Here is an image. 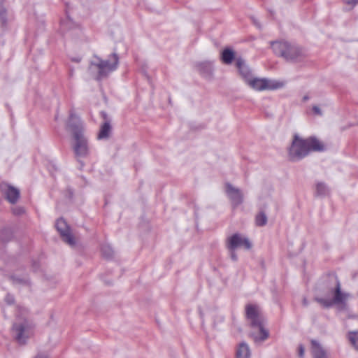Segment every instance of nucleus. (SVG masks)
I'll return each mask as SVG.
<instances>
[{
    "mask_svg": "<svg viewBox=\"0 0 358 358\" xmlns=\"http://www.w3.org/2000/svg\"><path fill=\"white\" fill-rule=\"evenodd\" d=\"M68 126L72 132L71 147L74 157L81 164V166H83L84 164L81 162V159L89 157L90 148L88 139L84 134L83 124L80 117L73 111L70 113Z\"/></svg>",
    "mask_w": 358,
    "mask_h": 358,
    "instance_id": "obj_1",
    "label": "nucleus"
},
{
    "mask_svg": "<svg viewBox=\"0 0 358 358\" xmlns=\"http://www.w3.org/2000/svg\"><path fill=\"white\" fill-rule=\"evenodd\" d=\"M324 150V145L316 137L302 138L295 134L288 149V157L290 161L298 162L308 156L310 152H322Z\"/></svg>",
    "mask_w": 358,
    "mask_h": 358,
    "instance_id": "obj_2",
    "label": "nucleus"
},
{
    "mask_svg": "<svg viewBox=\"0 0 358 358\" xmlns=\"http://www.w3.org/2000/svg\"><path fill=\"white\" fill-rule=\"evenodd\" d=\"M245 315L252 328H257L259 334L251 333L255 343L263 342L269 336L268 331L264 327L265 318L257 305L248 304L245 307Z\"/></svg>",
    "mask_w": 358,
    "mask_h": 358,
    "instance_id": "obj_3",
    "label": "nucleus"
},
{
    "mask_svg": "<svg viewBox=\"0 0 358 358\" xmlns=\"http://www.w3.org/2000/svg\"><path fill=\"white\" fill-rule=\"evenodd\" d=\"M271 45L273 52L287 62H296L304 56L303 51L300 47L287 41H273Z\"/></svg>",
    "mask_w": 358,
    "mask_h": 358,
    "instance_id": "obj_4",
    "label": "nucleus"
},
{
    "mask_svg": "<svg viewBox=\"0 0 358 358\" xmlns=\"http://www.w3.org/2000/svg\"><path fill=\"white\" fill-rule=\"evenodd\" d=\"M329 292L334 295L333 298L315 297L314 300L320 303L324 308H329L333 306H337L340 310L346 308L347 301L350 294L341 291V283L336 280V284L334 288H331Z\"/></svg>",
    "mask_w": 358,
    "mask_h": 358,
    "instance_id": "obj_5",
    "label": "nucleus"
},
{
    "mask_svg": "<svg viewBox=\"0 0 358 358\" xmlns=\"http://www.w3.org/2000/svg\"><path fill=\"white\" fill-rule=\"evenodd\" d=\"M95 58L96 61L91 62L90 65L97 69L96 80H98L107 77L110 73L116 70L118 66L119 57L115 52L111 54L107 60H103L97 56H95Z\"/></svg>",
    "mask_w": 358,
    "mask_h": 358,
    "instance_id": "obj_6",
    "label": "nucleus"
},
{
    "mask_svg": "<svg viewBox=\"0 0 358 358\" xmlns=\"http://www.w3.org/2000/svg\"><path fill=\"white\" fill-rule=\"evenodd\" d=\"M247 84L252 89L258 91L265 90H277L283 87L282 82L271 80L266 78H252L247 82Z\"/></svg>",
    "mask_w": 358,
    "mask_h": 358,
    "instance_id": "obj_7",
    "label": "nucleus"
},
{
    "mask_svg": "<svg viewBox=\"0 0 358 358\" xmlns=\"http://www.w3.org/2000/svg\"><path fill=\"white\" fill-rule=\"evenodd\" d=\"M55 227L64 242L70 246L76 245V239L71 233V228L63 218L57 220Z\"/></svg>",
    "mask_w": 358,
    "mask_h": 358,
    "instance_id": "obj_8",
    "label": "nucleus"
},
{
    "mask_svg": "<svg viewBox=\"0 0 358 358\" xmlns=\"http://www.w3.org/2000/svg\"><path fill=\"white\" fill-rule=\"evenodd\" d=\"M242 245L247 250H250L252 248V244L249 239L243 237L238 233L229 236L226 241V247L227 249L236 250L238 247Z\"/></svg>",
    "mask_w": 358,
    "mask_h": 358,
    "instance_id": "obj_9",
    "label": "nucleus"
},
{
    "mask_svg": "<svg viewBox=\"0 0 358 358\" xmlns=\"http://www.w3.org/2000/svg\"><path fill=\"white\" fill-rule=\"evenodd\" d=\"M0 192L3 196L11 204H15L20 196V190L6 182L0 184Z\"/></svg>",
    "mask_w": 358,
    "mask_h": 358,
    "instance_id": "obj_10",
    "label": "nucleus"
},
{
    "mask_svg": "<svg viewBox=\"0 0 358 358\" xmlns=\"http://www.w3.org/2000/svg\"><path fill=\"white\" fill-rule=\"evenodd\" d=\"M226 193L234 207H236L243 203V195L240 189L234 187L230 183H227Z\"/></svg>",
    "mask_w": 358,
    "mask_h": 358,
    "instance_id": "obj_11",
    "label": "nucleus"
},
{
    "mask_svg": "<svg viewBox=\"0 0 358 358\" xmlns=\"http://www.w3.org/2000/svg\"><path fill=\"white\" fill-rule=\"evenodd\" d=\"M236 66L238 69L240 74L242 76L246 83L248 81V80L252 78L250 69L245 64V61L241 57L236 58Z\"/></svg>",
    "mask_w": 358,
    "mask_h": 358,
    "instance_id": "obj_12",
    "label": "nucleus"
},
{
    "mask_svg": "<svg viewBox=\"0 0 358 358\" xmlns=\"http://www.w3.org/2000/svg\"><path fill=\"white\" fill-rule=\"evenodd\" d=\"M35 334V324L24 318V343L26 339L32 338Z\"/></svg>",
    "mask_w": 358,
    "mask_h": 358,
    "instance_id": "obj_13",
    "label": "nucleus"
},
{
    "mask_svg": "<svg viewBox=\"0 0 358 358\" xmlns=\"http://www.w3.org/2000/svg\"><path fill=\"white\" fill-rule=\"evenodd\" d=\"M11 332L13 338L21 344L22 342V322L20 318L13 324Z\"/></svg>",
    "mask_w": 358,
    "mask_h": 358,
    "instance_id": "obj_14",
    "label": "nucleus"
},
{
    "mask_svg": "<svg viewBox=\"0 0 358 358\" xmlns=\"http://www.w3.org/2000/svg\"><path fill=\"white\" fill-rule=\"evenodd\" d=\"M236 358H250L251 352L249 345L245 343H241L236 350Z\"/></svg>",
    "mask_w": 358,
    "mask_h": 358,
    "instance_id": "obj_15",
    "label": "nucleus"
},
{
    "mask_svg": "<svg viewBox=\"0 0 358 358\" xmlns=\"http://www.w3.org/2000/svg\"><path fill=\"white\" fill-rule=\"evenodd\" d=\"M200 73L206 78H211L213 72V66L211 62H202L198 65Z\"/></svg>",
    "mask_w": 358,
    "mask_h": 358,
    "instance_id": "obj_16",
    "label": "nucleus"
},
{
    "mask_svg": "<svg viewBox=\"0 0 358 358\" xmlns=\"http://www.w3.org/2000/svg\"><path fill=\"white\" fill-rule=\"evenodd\" d=\"M312 352L314 358H327L326 353L321 345L316 341H312Z\"/></svg>",
    "mask_w": 358,
    "mask_h": 358,
    "instance_id": "obj_17",
    "label": "nucleus"
},
{
    "mask_svg": "<svg viewBox=\"0 0 358 358\" xmlns=\"http://www.w3.org/2000/svg\"><path fill=\"white\" fill-rule=\"evenodd\" d=\"M111 131V126L110 124L109 121H106L100 128V131L98 134L97 138L99 139H106L108 138L110 136V133Z\"/></svg>",
    "mask_w": 358,
    "mask_h": 358,
    "instance_id": "obj_18",
    "label": "nucleus"
},
{
    "mask_svg": "<svg viewBox=\"0 0 358 358\" xmlns=\"http://www.w3.org/2000/svg\"><path fill=\"white\" fill-rule=\"evenodd\" d=\"M234 52L230 48H225L222 52L221 59L224 64H231L234 59Z\"/></svg>",
    "mask_w": 358,
    "mask_h": 358,
    "instance_id": "obj_19",
    "label": "nucleus"
},
{
    "mask_svg": "<svg viewBox=\"0 0 358 358\" xmlns=\"http://www.w3.org/2000/svg\"><path fill=\"white\" fill-rule=\"evenodd\" d=\"M316 194L320 196H324L329 194V187L322 182L316 184Z\"/></svg>",
    "mask_w": 358,
    "mask_h": 358,
    "instance_id": "obj_20",
    "label": "nucleus"
},
{
    "mask_svg": "<svg viewBox=\"0 0 358 358\" xmlns=\"http://www.w3.org/2000/svg\"><path fill=\"white\" fill-rule=\"evenodd\" d=\"M267 216L264 212H259L255 217V224L258 227H264L267 224Z\"/></svg>",
    "mask_w": 358,
    "mask_h": 358,
    "instance_id": "obj_21",
    "label": "nucleus"
},
{
    "mask_svg": "<svg viewBox=\"0 0 358 358\" xmlns=\"http://www.w3.org/2000/svg\"><path fill=\"white\" fill-rule=\"evenodd\" d=\"M101 254L103 257L110 259L114 255V251L110 245L104 244L101 248Z\"/></svg>",
    "mask_w": 358,
    "mask_h": 358,
    "instance_id": "obj_22",
    "label": "nucleus"
},
{
    "mask_svg": "<svg viewBox=\"0 0 358 358\" xmlns=\"http://www.w3.org/2000/svg\"><path fill=\"white\" fill-rule=\"evenodd\" d=\"M348 338L352 345L358 350V331H350L348 334Z\"/></svg>",
    "mask_w": 358,
    "mask_h": 358,
    "instance_id": "obj_23",
    "label": "nucleus"
},
{
    "mask_svg": "<svg viewBox=\"0 0 358 358\" xmlns=\"http://www.w3.org/2000/svg\"><path fill=\"white\" fill-rule=\"evenodd\" d=\"M305 349L303 345H299L298 347V353L300 358H303Z\"/></svg>",
    "mask_w": 358,
    "mask_h": 358,
    "instance_id": "obj_24",
    "label": "nucleus"
},
{
    "mask_svg": "<svg viewBox=\"0 0 358 358\" xmlns=\"http://www.w3.org/2000/svg\"><path fill=\"white\" fill-rule=\"evenodd\" d=\"M229 250V252H230V257L231 259L234 261V262H236L237 259H238V257H237V255L235 252L236 250H232V249H228Z\"/></svg>",
    "mask_w": 358,
    "mask_h": 358,
    "instance_id": "obj_25",
    "label": "nucleus"
},
{
    "mask_svg": "<svg viewBox=\"0 0 358 358\" xmlns=\"http://www.w3.org/2000/svg\"><path fill=\"white\" fill-rule=\"evenodd\" d=\"M313 113H314L315 115H320V116L322 115V110H320V108L318 106H313Z\"/></svg>",
    "mask_w": 358,
    "mask_h": 358,
    "instance_id": "obj_26",
    "label": "nucleus"
},
{
    "mask_svg": "<svg viewBox=\"0 0 358 358\" xmlns=\"http://www.w3.org/2000/svg\"><path fill=\"white\" fill-rule=\"evenodd\" d=\"M344 3L350 6H355L358 3V0H343Z\"/></svg>",
    "mask_w": 358,
    "mask_h": 358,
    "instance_id": "obj_27",
    "label": "nucleus"
},
{
    "mask_svg": "<svg viewBox=\"0 0 358 358\" xmlns=\"http://www.w3.org/2000/svg\"><path fill=\"white\" fill-rule=\"evenodd\" d=\"M21 209L19 208V209H17V208H13V214L15 215H20L21 214Z\"/></svg>",
    "mask_w": 358,
    "mask_h": 358,
    "instance_id": "obj_28",
    "label": "nucleus"
},
{
    "mask_svg": "<svg viewBox=\"0 0 358 358\" xmlns=\"http://www.w3.org/2000/svg\"><path fill=\"white\" fill-rule=\"evenodd\" d=\"M252 21H253V23H254V24H255V25H256L259 29H261V26H260V24L258 23V22H257L255 19L252 18Z\"/></svg>",
    "mask_w": 358,
    "mask_h": 358,
    "instance_id": "obj_29",
    "label": "nucleus"
},
{
    "mask_svg": "<svg viewBox=\"0 0 358 358\" xmlns=\"http://www.w3.org/2000/svg\"><path fill=\"white\" fill-rule=\"evenodd\" d=\"M302 303L304 306H307L308 305V301L306 298L303 299Z\"/></svg>",
    "mask_w": 358,
    "mask_h": 358,
    "instance_id": "obj_30",
    "label": "nucleus"
},
{
    "mask_svg": "<svg viewBox=\"0 0 358 358\" xmlns=\"http://www.w3.org/2000/svg\"><path fill=\"white\" fill-rule=\"evenodd\" d=\"M34 358H48V357L45 355L39 354L37 355Z\"/></svg>",
    "mask_w": 358,
    "mask_h": 358,
    "instance_id": "obj_31",
    "label": "nucleus"
},
{
    "mask_svg": "<svg viewBox=\"0 0 358 358\" xmlns=\"http://www.w3.org/2000/svg\"><path fill=\"white\" fill-rule=\"evenodd\" d=\"M101 116L103 117V119H105V120H106V119H107V114H106V112L102 111V112L101 113Z\"/></svg>",
    "mask_w": 358,
    "mask_h": 358,
    "instance_id": "obj_32",
    "label": "nucleus"
},
{
    "mask_svg": "<svg viewBox=\"0 0 358 358\" xmlns=\"http://www.w3.org/2000/svg\"><path fill=\"white\" fill-rule=\"evenodd\" d=\"M223 320H224L223 316H222V315H219V316H218V321H219V322H222V321H223Z\"/></svg>",
    "mask_w": 358,
    "mask_h": 358,
    "instance_id": "obj_33",
    "label": "nucleus"
},
{
    "mask_svg": "<svg viewBox=\"0 0 358 358\" xmlns=\"http://www.w3.org/2000/svg\"><path fill=\"white\" fill-rule=\"evenodd\" d=\"M308 99H309V96H308V95H306V96H304L303 97V100L304 101H307V100H308Z\"/></svg>",
    "mask_w": 358,
    "mask_h": 358,
    "instance_id": "obj_34",
    "label": "nucleus"
},
{
    "mask_svg": "<svg viewBox=\"0 0 358 358\" xmlns=\"http://www.w3.org/2000/svg\"><path fill=\"white\" fill-rule=\"evenodd\" d=\"M199 314H200L201 317H203V312L201 311V310H199Z\"/></svg>",
    "mask_w": 358,
    "mask_h": 358,
    "instance_id": "obj_35",
    "label": "nucleus"
},
{
    "mask_svg": "<svg viewBox=\"0 0 358 358\" xmlns=\"http://www.w3.org/2000/svg\"><path fill=\"white\" fill-rule=\"evenodd\" d=\"M8 303H12L13 301V299L11 300V299H9V300H8Z\"/></svg>",
    "mask_w": 358,
    "mask_h": 358,
    "instance_id": "obj_36",
    "label": "nucleus"
},
{
    "mask_svg": "<svg viewBox=\"0 0 358 358\" xmlns=\"http://www.w3.org/2000/svg\"><path fill=\"white\" fill-rule=\"evenodd\" d=\"M23 284H24V287L25 285H27V282L25 280H24Z\"/></svg>",
    "mask_w": 358,
    "mask_h": 358,
    "instance_id": "obj_37",
    "label": "nucleus"
}]
</instances>
